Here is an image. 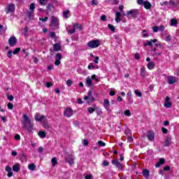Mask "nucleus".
Here are the masks:
<instances>
[{"label": "nucleus", "instance_id": "obj_47", "mask_svg": "<svg viewBox=\"0 0 179 179\" xmlns=\"http://www.w3.org/2000/svg\"><path fill=\"white\" fill-rule=\"evenodd\" d=\"M152 30L154 31V33H157L159 31V27L155 26L152 28Z\"/></svg>", "mask_w": 179, "mask_h": 179}, {"label": "nucleus", "instance_id": "obj_1", "mask_svg": "<svg viewBox=\"0 0 179 179\" xmlns=\"http://www.w3.org/2000/svg\"><path fill=\"white\" fill-rule=\"evenodd\" d=\"M22 124L24 127L28 125L29 128H33V124H31V120L29 118V116L26 114H23V120H22Z\"/></svg>", "mask_w": 179, "mask_h": 179}, {"label": "nucleus", "instance_id": "obj_12", "mask_svg": "<svg viewBox=\"0 0 179 179\" xmlns=\"http://www.w3.org/2000/svg\"><path fill=\"white\" fill-rule=\"evenodd\" d=\"M44 116L41 115L40 113H36L35 115V120L36 121H43L44 120Z\"/></svg>", "mask_w": 179, "mask_h": 179}, {"label": "nucleus", "instance_id": "obj_61", "mask_svg": "<svg viewBox=\"0 0 179 179\" xmlns=\"http://www.w3.org/2000/svg\"><path fill=\"white\" fill-rule=\"evenodd\" d=\"M99 57H95V59L94 60V62L95 64H99Z\"/></svg>", "mask_w": 179, "mask_h": 179}, {"label": "nucleus", "instance_id": "obj_33", "mask_svg": "<svg viewBox=\"0 0 179 179\" xmlns=\"http://www.w3.org/2000/svg\"><path fill=\"white\" fill-rule=\"evenodd\" d=\"M108 27L110 29V31H115V27H114V25L109 24H108Z\"/></svg>", "mask_w": 179, "mask_h": 179}, {"label": "nucleus", "instance_id": "obj_3", "mask_svg": "<svg viewBox=\"0 0 179 179\" xmlns=\"http://www.w3.org/2000/svg\"><path fill=\"white\" fill-rule=\"evenodd\" d=\"M87 45L88 47H90V48H97V47L100 45V41L99 40L90 41L87 43Z\"/></svg>", "mask_w": 179, "mask_h": 179}, {"label": "nucleus", "instance_id": "obj_18", "mask_svg": "<svg viewBox=\"0 0 179 179\" xmlns=\"http://www.w3.org/2000/svg\"><path fill=\"white\" fill-rule=\"evenodd\" d=\"M164 163H165L164 159V158H161L159 159V161L157 163V164L155 165V167L159 168L160 167V166H162V164H163Z\"/></svg>", "mask_w": 179, "mask_h": 179}, {"label": "nucleus", "instance_id": "obj_51", "mask_svg": "<svg viewBox=\"0 0 179 179\" xmlns=\"http://www.w3.org/2000/svg\"><path fill=\"white\" fill-rule=\"evenodd\" d=\"M135 59H139L141 58V55L138 52H136L134 56Z\"/></svg>", "mask_w": 179, "mask_h": 179}, {"label": "nucleus", "instance_id": "obj_29", "mask_svg": "<svg viewBox=\"0 0 179 179\" xmlns=\"http://www.w3.org/2000/svg\"><path fill=\"white\" fill-rule=\"evenodd\" d=\"M169 3L170 6H171L172 8H174V6H176L177 5H178V3L174 2V0H170Z\"/></svg>", "mask_w": 179, "mask_h": 179}, {"label": "nucleus", "instance_id": "obj_54", "mask_svg": "<svg viewBox=\"0 0 179 179\" xmlns=\"http://www.w3.org/2000/svg\"><path fill=\"white\" fill-rule=\"evenodd\" d=\"M85 179H93V175H86L85 176Z\"/></svg>", "mask_w": 179, "mask_h": 179}, {"label": "nucleus", "instance_id": "obj_20", "mask_svg": "<svg viewBox=\"0 0 179 179\" xmlns=\"http://www.w3.org/2000/svg\"><path fill=\"white\" fill-rule=\"evenodd\" d=\"M66 160L68 163L70 164L71 166H72V164H73V160H75V159L73 157H66Z\"/></svg>", "mask_w": 179, "mask_h": 179}, {"label": "nucleus", "instance_id": "obj_6", "mask_svg": "<svg viewBox=\"0 0 179 179\" xmlns=\"http://www.w3.org/2000/svg\"><path fill=\"white\" fill-rule=\"evenodd\" d=\"M16 43H17V39L16 37H15V36H11L8 39V44L10 47H15V45H16Z\"/></svg>", "mask_w": 179, "mask_h": 179}, {"label": "nucleus", "instance_id": "obj_50", "mask_svg": "<svg viewBox=\"0 0 179 179\" xmlns=\"http://www.w3.org/2000/svg\"><path fill=\"white\" fill-rule=\"evenodd\" d=\"M14 139H15V141H20V135L15 134Z\"/></svg>", "mask_w": 179, "mask_h": 179}, {"label": "nucleus", "instance_id": "obj_64", "mask_svg": "<svg viewBox=\"0 0 179 179\" xmlns=\"http://www.w3.org/2000/svg\"><path fill=\"white\" fill-rule=\"evenodd\" d=\"M51 86H52L51 83H46V87H51Z\"/></svg>", "mask_w": 179, "mask_h": 179}, {"label": "nucleus", "instance_id": "obj_34", "mask_svg": "<svg viewBox=\"0 0 179 179\" xmlns=\"http://www.w3.org/2000/svg\"><path fill=\"white\" fill-rule=\"evenodd\" d=\"M55 59H57L59 61H61V59H62V55L61 53H57L56 55V57Z\"/></svg>", "mask_w": 179, "mask_h": 179}, {"label": "nucleus", "instance_id": "obj_41", "mask_svg": "<svg viewBox=\"0 0 179 179\" xmlns=\"http://www.w3.org/2000/svg\"><path fill=\"white\" fill-rule=\"evenodd\" d=\"M29 9L32 12H33V10H34V9H36V6L34 5V3H32L30 4Z\"/></svg>", "mask_w": 179, "mask_h": 179}, {"label": "nucleus", "instance_id": "obj_52", "mask_svg": "<svg viewBox=\"0 0 179 179\" xmlns=\"http://www.w3.org/2000/svg\"><path fill=\"white\" fill-rule=\"evenodd\" d=\"M158 30H159V31H164V26L160 25V26L158 27Z\"/></svg>", "mask_w": 179, "mask_h": 179}, {"label": "nucleus", "instance_id": "obj_17", "mask_svg": "<svg viewBox=\"0 0 179 179\" xmlns=\"http://www.w3.org/2000/svg\"><path fill=\"white\" fill-rule=\"evenodd\" d=\"M155 62H150L147 65V68H148L150 70L155 69Z\"/></svg>", "mask_w": 179, "mask_h": 179}, {"label": "nucleus", "instance_id": "obj_63", "mask_svg": "<svg viewBox=\"0 0 179 179\" xmlns=\"http://www.w3.org/2000/svg\"><path fill=\"white\" fill-rule=\"evenodd\" d=\"M108 161H103V165L105 166H108Z\"/></svg>", "mask_w": 179, "mask_h": 179}, {"label": "nucleus", "instance_id": "obj_49", "mask_svg": "<svg viewBox=\"0 0 179 179\" xmlns=\"http://www.w3.org/2000/svg\"><path fill=\"white\" fill-rule=\"evenodd\" d=\"M7 57H8V58H12V50H9L7 52Z\"/></svg>", "mask_w": 179, "mask_h": 179}, {"label": "nucleus", "instance_id": "obj_55", "mask_svg": "<svg viewBox=\"0 0 179 179\" xmlns=\"http://www.w3.org/2000/svg\"><path fill=\"white\" fill-rule=\"evenodd\" d=\"M50 37H52V38H55L57 35L55 34V32H50Z\"/></svg>", "mask_w": 179, "mask_h": 179}, {"label": "nucleus", "instance_id": "obj_38", "mask_svg": "<svg viewBox=\"0 0 179 179\" xmlns=\"http://www.w3.org/2000/svg\"><path fill=\"white\" fill-rule=\"evenodd\" d=\"M20 52V48H17L14 50V51L13 52V54H14V55H16V54H18Z\"/></svg>", "mask_w": 179, "mask_h": 179}, {"label": "nucleus", "instance_id": "obj_48", "mask_svg": "<svg viewBox=\"0 0 179 179\" xmlns=\"http://www.w3.org/2000/svg\"><path fill=\"white\" fill-rule=\"evenodd\" d=\"M39 20H41V22H47L48 20V17H45V18L39 17Z\"/></svg>", "mask_w": 179, "mask_h": 179}, {"label": "nucleus", "instance_id": "obj_26", "mask_svg": "<svg viewBox=\"0 0 179 179\" xmlns=\"http://www.w3.org/2000/svg\"><path fill=\"white\" fill-rule=\"evenodd\" d=\"M87 110H88V113L90 114H93V113H94V111H96V106L89 107Z\"/></svg>", "mask_w": 179, "mask_h": 179}, {"label": "nucleus", "instance_id": "obj_35", "mask_svg": "<svg viewBox=\"0 0 179 179\" xmlns=\"http://www.w3.org/2000/svg\"><path fill=\"white\" fill-rule=\"evenodd\" d=\"M69 14V10H66V11L63 12V16L65 19H68V15Z\"/></svg>", "mask_w": 179, "mask_h": 179}, {"label": "nucleus", "instance_id": "obj_31", "mask_svg": "<svg viewBox=\"0 0 179 179\" xmlns=\"http://www.w3.org/2000/svg\"><path fill=\"white\" fill-rule=\"evenodd\" d=\"M143 176H144V177H149V171L148 169H144L143 171Z\"/></svg>", "mask_w": 179, "mask_h": 179}, {"label": "nucleus", "instance_id": "obj_2", "mask_svg": "<svg viewBox=\"0 0 179 179\" xmlns=\"http://www.w3.org/2000/svg\"><path fill=\"white\" fill-rule=\"evenodd\" d=\"M51 22H50V27L53 30H56L59 27V24H58V18H57L55 16L51 17Z\"/></svg>", "mask_w": 179, "mask_h": 179}, {"label": "nucleus", "instance_id": "obj_58", "mask_svg": "<svg viewBox=\"0 0 179 179\" xmlns=\"http://www.w3.org/2000/svg\"><path fill=\"white\" fill-rule=\"evenodd\" d=\"M162 132L163 134H167V132H169V130L164 127H162Z\"/></svg>", "mask_w": 179, "mask_h": 179}, {"label": "nucleus", "instance_id": "obj_15", "mask_svg": "<svg viewBox=\"0 0 179 179\" xmlns=\"http://www.w3.org/2000/svg\"><path fill=\"white\" fill-rule=\"evenodd\" d=\"M53 50L54 51H61V45L58 44V43H55L53 45Z\"/></svg>", "mask_w": 179, "mask_h": 179}, {"label": "nucleus", "instance_id": "obj_40", "mask_svg": "<svg viewBox=\"0 0 179 179\" xmlns=\"http://www.w3.org/2000/svg\"><path fill=\"white\" fill-rule=\"evenodd\" d=\"M124 115L127 116V117H131V110H126L124 111Z\"/></svg>", "mask_w": 179, "mask_h": 179}, {"label": "nucleus", "instance_id": "obj_14", "mask_svg": "<svg viewBox=\"0 0 179 179\" xmlns=\"http://www.w3.org/2000/svg\"><path fill=\"white\" fill-rule=\"evenodd\" d=\"M13 170L15 173H18V171H20V165L19 164H16L14 166H13Z\"/></svg>", "mask_w": 179, "mask_h": 179}, {"label": "nucleus", "instance_id": "obj_32", "mask_svg": "<svg viewBox=\"0 0 179 179\" xmlns=\"http://www.w3.org/2000/svg\"><path fill=\"white\" fill-rule=\"evenodd\" d=\"M164 107H166V108H170L173 104L171 103V102H165L164 103Z\"/></svg>", "mask_w": 179, "mask_h": 179}, {"label": "nucleus", "instance_id": "obj_60", "mask_svg": "<svg viewBox=\"0 0 179 179\" xmlns=\"http://www.w3.org/2000/svg\"><path fill=\"white\" fill-rule=\"evenodd\" d=\"M142 34L143 37H148V34H146V30H143L142 31Z\"/></svg>", "mask_w": 179, "mask_h": 179}, {"label": "nucleus", "instance_id": "obj_19", "mask_svg": "<svg viewBox=\"0 0 179 179\" xmlns=\"http://www.w3.org/2000/svg\"><path fill=\"white\" fill-rule=\"evenodd\" d=\"M86 83L88 86V87H90L92 85H93V81L92 80V78H90L89 76L87 77Z\"/></svg>", "mask_w": 179, "mask_h": 179}, {"label": "nucleus", "instance_id": "obj_59", "mask_svg": "<svg viewBox=\"0 0 179 179\" xmlns=\"http://www.w3.org/2000/svg\"><path fill=\"white\" fill-rule=\"evenodd\" d=\"M32 59H33V62H34L35 64H37V62H38V59L37 57H32Z\"/></svg>", "mask_w": 179, "mask_h": 179}, {"label": "nucleus", "instance_id": "obj_16", "mask_svg": "<svg viewBox=\"0 0 179 179\" xmlns=\"http://www.w3.org/2000/svg\"><path fill=\"white\" fill-rule=\"evenodd\" d=\"M171 143V138L166 137L164 141V146H170Z\"/></svg>", "mask_w": 179, "mask_h": 179}, {"label": "nucleus", "instance_id": "obj_11", "mask_svg": "<svg viewBox=\"0 0 179 179\" xmlns=\"http://www.w3.org/2000/svg\"><path fill=\"white\" fill-rule=\"evenodd\" d=\"M127 15H131V17H135V16L138 15V10H131L127 11Z\"/></svg>", "mask_w": 179, "mask_h": 179}, {"label": "nucleus", "instance_id": "obj_21", "mask_svg": "<svg viewBox=\"0 0 179 179\" xmlns=\"http://www.w3.org/2000/svg\"><path fill=\"white\" fill-rule=\"evenodd\" d=\"M38 135L40 138H45L47 134H45V131H38Z\"/></svg>", "mask_w": 179, "mask_h": 179}, {"label": "nucleus", "instance_id": "obj_13", "mask_svg": "<svg viewBox=\"0 0 179 179\" xmlns=\"http://www.w3.org/2000/svg\"><path fill=\"white\" fill-rule=\"evenodd\" d=\"M103 107L106 110H108V108H110V101H108V99L103 100Z\"/></svg>", "mask_w": 179, "mask_h": 179}, {"label": "nucleus", "instance_id": "obj_36", "mask_svg": "<svg viewBox=\"0 0 179 179\" xmlns=\"http://www.w3.org/2000/svg\"><path fill=\"white\" fill-rule=\"evenodd\" d=\"M89 97V100H94V98L93 97V96H92V91H90L87 93V96Z\"/></svg>", "mask_w": 179, "mask_h": 179}, {"label": "nucleus", "instance_id": "obj_4", "mask_svg": "<svg viewBox=\"0 0 179 179\" xmlns=\"http://www.w3.org/2000/svg\"><path fill=\"white\" fill-rule=\"evenodd\" d=\"M166 80L169 85H174V83H177V82H178V78L173 76H169L166 77Z\"/></svg>", "mask_w": 179, "mask_h": 179}, {"label": "nucleus", "instance_id": "obj_25", "mask_svg": "<svg viewBox=\"0 0 179 179\" xmlns=\"http://www.w3.org/2000/svg\"><path fill=\"white\" fill-rule=\"evenodd\" d=\"M146 75V70H145V67H142L141 69V76H142V78H145Z\"/></svg>", "mask_w": 179, "mask_h": 179}, {"label": "nucleus", "instance_id": "obj_5", "mask_svg": "<svg viewBox=\"0 0 179 179\" xmlns=\"http://www.w3.org/2000/svg\"><path fill=\"white\" fill-rule=\"evenodd\" d=\"M64 117L69 118V117H72L73 115V110L72 108H66L64 111Z\"/></svg>", "mask_w": 179, "mask_h": 179}, {"label": "nucleus", "instance_id": "obj_28", "mask_svg": "<svg viewBox=\"0 0 179 179\" xmlns=\"http://www.w3.org/2000/svg\"><path fill=\"white\" fill-rule=\"evenodd\" d=\"M28 169L31 171H34V170H36V165H34V164H30L28 166Z\"/></svg>", "mask_w": 179, "mask_h": 179}, {"label": "nucleus", "instance_id": "obj_62", "mask_svg": "<svg viewBox=\"0 0 179 179\" xmlns=\"http://www.w3.org/2000/svg\"><path fill=\"white\" fill-rule=\"evenodd\" d=\"M164 170H165V171H170V166H166L164 168Z\"/></svg>", "mask_w": 179, "mask_h": 179}, {"label": "nucleus", "instance_id": "obj_27", "mask_svg": "<svg viewBox=\"0 0 179 179\" xmlns=\"http://www.w3.org/2000/svg\"><path fill=\"white\" fill-rule=\"evenodd\" d=\"M27 15L29 19H33V17H34V13H33V11H28L27 13Z\"/></svg>", "mask_w": 179, "mask_h": 179}, {"label": "nucleus", "instance_id": "obj_37", "mask_svg": "<svg viewBox=\"0 0 179 179\" xmlns=\"http://www.w3.org/2000/svg\"><path fill=\"white\" fill-rule=\"evenodd\" d=\"M134 93L138 96V97H142V92H139L138 90H136Z\"/></svg>", "mask_w": 179, "mask_h": 179}, {"label": "nucleus", "instance_id": "obj_24", "mask_svg": "<svg viewBox=\"0 0 179 179\" xmlns=\"http://www.w3.org/2000/svg\"><path fill=\"white\" fill-rule=\"evenodd\" d=\"M157 39H152L150 41H148L147 43H145L144 45H152V43H157Z\"/></svg>", "mask_w": 179, "mask_h": 179}, {"label": "nucleus", "instance_id": "obj_9", "mask_svg": "<svg viewBox=\"0 0 179 179\" xmlns=\"http://www.w3.org/2000/svg\"><path fill=\"white\" fill-rule=\"evenodd\" d=\"M6 171H7L8 174L7 176L10 178L13 176V172L12 171V167L7 166H6Z\"/></svg>", "mask_w": 179, "mask_h": 179}, {"label": "nucleus", "instance_id": "obj_44", "mask_svg": "<svg viewBox=\"0 0 179 179\" xmlns=\"http://www.w3.org/2000/svg\"><path fill=\"white\" fill-rule=\"evenodd\" d=\"M7 107L9 110H12L13 108V104L10 102H9L7 105Z\"/></svg>", "mask_w": 179, "mask_h": 179}, {"label": "nucleus", "instance_id": "obj_22", "mask_svg": "<svg viewBox=\"0 0 179 179\" xmlns=\"http://www.w3.org/2000/svg\"><path fill=\"white\" fill-rule=\"evenodd\" d=\"M52 167H55L58 164V161H57V157H53L51 160Z\"/></svg>", "mask_w": 179, "mask_h": 179}, {"label": "nucleus", "instance_id": "obj_30", "mask_svg": "<svg viewBox=\"0 0 179 179\" xmlns=\"http://www.w3.org/2000/svg\"><path fill=\"white\" fill-rule=\"evenodd\" d=\"M178 22H177V20L176 19H171V26H176L178 24Z\"/></svg>", "mask_w": 179, "mask_h": 179}, {"label": "nucleus", "instance_id": "obj_39", "mask_svg": "<svg viewBox=\"0 0 179 179\" xmlns=\"http://www.w3.org/2000/svg\"><path fill=\"white\" fill-rule=\"evenodd\" d=\"M99 146L104 147L106 146V143H104L103 141H98Z\"/></svg>", "mask_w": 179, "mask_h": 179}, {"label": "nucleus", "instance_id": "obj_57", "mask_svg": "<svg viewBox=\"0 0 179 179\" xmlns=\"http://www.w3.org/2000/svg\"><path fill=\"white\" fill-rule=\"evenodd\" d=\"M137 3L138 5H143L145 2H143V0H137Z\"/></svg>", "mask_w": 179, "mask_h": 179}, {"label": "nucleus", "instance_id": "obj_7", "mask_svg": "<svg viewBox=\"0 0 179 179\" xmlns=\"http://www.w3.org/2000/svg\"><path fill=\"white\" fill-rule=\"evenodd\" d=\"M15 12V4L9 3L7 8L6 9V13H13Z\"/></svg>", "mask_w": 179, "mask_h": 179}, {"label": "nucleus", "instance_id": "obj_10", "mask_svg": "<svg viewBox=\"0 0 179 179\" xmlns=\"http://www.w3.org/2000/svg\"><path fill=\"white\" fill-rule=\"evenodd\" d=\"M148 139H149L151 142H153L155 141V134L152 131H148L147 135Z\"/></svg>", "mask_w": 179, "mask_h": 179}, {"label": "nucleus", "instance_id": "obj_8", "mask_svg": "<svg viewBox=\"0 0 179 179\" xmlns=\"http://www.w3.org/2000/svg\"><path fill=\"white\" fill-rule=\"evenodd\" d=\"M112 164H113V166H115V167H117V169H122V164H121V163H120L117 159H113L112 161Z\"/></svg>", "mask_w": 179, "mask_h": 179}, {"label": "nucleus", "instance_id": "obj_45", "mask_svg": "<svg viewBox=\"0 0 179 179\" xmlns=\"http://www.w3.org/2000/svg\"><path fill=\"white\" fill-rule=\"evenodd\" d=\"M7 99L8 100H9L10 101H13V95H7Z\"/></svg>", "mask_w": 179, "mask_h": 179}, {"label": "nucleus", "instance_id": "obj_53", "mask_svg": "<svg viewBox=\"0 0 179 179\" xmlns=\"http://www.w3.org/2000/svg\"><path fill=\"white\" fill-rule=\"evenodd\" d=\"M66 85L67 86L70 87V86H72V80H68L66 81Z\"/></svg>", "mask_w": 179, "mask_h": 179}, {"label": "nucleus", "instance_id": "obj_42", "mask_svg": "<svg viewBox=\"0 0 179 179\" xmlns=\"http://www.w3.org/2000/svg\"><path fill=\"white\" fill-rule=\"evenodd\" d=\"M73 27L76 29H79L80 31L82 30V25H79V24H75Z\"/></svg>", "mask_w": 179, "mask_h": 179}, {"label": "nucleus", "instance_id": "obj_56", "mask_svg": "<svg viewBox=\"0 0 179 179\" xmlns=\"http://www.w3.org/2000/svg\"><path fill=\"white\" fill-rule=\"evenodd\" d=\"M55 65H56V66H58V65H61V60L56 59Z\"/></svg>", "mask_w": 179, "mask_h": 179}, {"label": "nucleus", "instance_id": "obj_46", "mask_svg": "<svg viewBox=\"0 0 179 179\" xmlns=\"http://www.w3.org/2000/svg\"><path fill=\"white\" fill-rule=\"evenodd\" d=\"M101 20H102V22H106V20H107V16L103 15L101 16Z\"/></svg>", "mask_w": 179, "mask_h": 179}, {"label": "nucleus", "instance_id": "obj_43", "mask_svg": "<svg viewBox=\"0 0 179 179\" xmlns=\"http://www.w3.org/2000/svg\"><path fill=\"white\" fill-rule=\"evenodd\" d=\"M28 30H29V28H27V27H26L23 29L22 33H23L24 36H27Z\"/></svg>", "mask_w": 179, "mask_h": 179}, {"label": "nucleus", "instance_id": "obj_23", "mask_svg": "<svg viewBox=\"0 0 179 179\" xmlns=\"http://www.w3.org/2000/svg\"><path fill=\"white\" fill-rule=\"evenodd\" d=\"M144 7L145 8V9H150V8H152V4H150V2L149 1H145Z\"/></svg>", "mask_w": 179, "mask_h": 179}]
</instances>
